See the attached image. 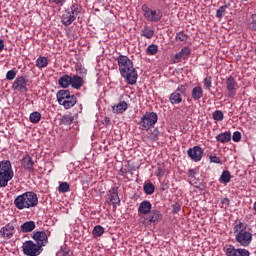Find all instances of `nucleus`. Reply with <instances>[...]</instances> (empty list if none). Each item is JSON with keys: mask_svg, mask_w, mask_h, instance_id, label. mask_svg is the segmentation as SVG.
Listing matches in <instances>:
<instances>
[{"mask_svg": "<svg viewBox=\"0 0 256 256\" xmlns=\"http://www.w3.org/2000/svg\"><path fill=\"white\" fill-rule=\"evenodd\" d=\"M15 235V225L8 223L0 229V236L2 239L9 240Z\"/></svg>", "mask_w": 256, "mask_h": 256, "instance_id": "17", "label": "nucleus"}, {"mask_svg": "<svg viewBox=\"0 0 256 256\" xmlns=\"http://www.w3.org/2000/svg\"><path fill=\"white\" fill-rule=\"evenodd\" d=\"M21 165L25 171H28L29 173H33L35 171V161H33V158L29 155L26 154L21 161Z\"/></svg>", "mask_w": 256, "mask_h": 256, "instance_id": "18", "label": "nucleus"}, {"mask_svg": "<svg viewBox=\"0 0 256 256\" xmlns=\"http://www.w3.org/2000/svg\"><path fill=\"white\" fill-rule=\"evenodd\" d=\"M249 29L252 31H256V14H253L251 18H249V24H248Z\"/></svg>", "mask_w": 256, "mask_h": 256, "instance_id": "43", "label": "nucleus"}, {"mask_svg": "<svg viewBox=\"0 0 256 256\" xmlns=\"http://www.w3.org/2000/svg\"><path fill=\"white\" fill-rule=\"evenodd\" d=\"M183 59V56H181V52L175 54V56L172 58L173 63H179Z\"/></svg>", "mask_w": 256, "mask_h": 256, "instance_id": "47", "label": "nucleus"}, {"mask_svg": "<svg viewBox=\"0 0 256 256\" xmlns=\"http://www.w3.org/2000/svg\"><path fill=\"white\" fill-rule=\"evenodd\" d=\"M157 121H159V116H157V113L146 112L140 119V129H142V131H149L151 127H155Z\"/></svg>", "mask_w": 256, "mask_h": 256, "instance_id": "9", "label": "nucleus"}, {"mask_svg": "<svg viewBox=\"0 0 256 256\" xmlns=\"http://www.w3.org/2000/svg\"><path fill=\"white\" fill-rule=\"evenodd\" d=\"M209 159H210V163H216L218 165L223 164V162L221 161V158H219L217 154L210 155Z\"/></svg>", "mask_w": 256, "mask_h": 256, "instance_id": "44", "label": "nucleus"}, {"mask_svg": "<svg viewBox=\"0 0 256 256\" xmlns=\"http://www.w3.org/2000/svg\"><path fill=\"white\" fill-rule=\"evenodd\" d=\"M127 109H129V104L125 101H121L116 106L112 107V111L113 113H116V115H122Z\"/></svg>", "mask_w": 256, "mask_h": 256, "instance_id": "22", "label": "nucleus"}, {"mask_svg": "<svg viewBox=\"0 0 256 256\" xmlns=\"http://www.w3.org/2000/svg\"><path fill=\"white\" fill-rule=\"evenodd\" d=\"M191 97L194 101H199L203 97V87L195 86L192 89Z\"/></svg>", "mask_w": 256, "mask_h": 256, "instance_id": "24", "label": "nucleus"}, {"mask_svg": "<svg viewBox=\"0 0 256 256\" xmlns=\"http://www.w3.org/2000/svg\"><path fill=\"white\" fill-rule=\"evenodd\" d=\"M233 233L235 240L241 245V247H249L253 239V234L247 229V224L237 220L234 224Z\"/></svg>", "mask_w": 256, "mask_h": 256, "instance_id": "3", "label": "nucleus"}, {"mask_svg": "<svg viewBox=\"0 0 256 256\" xmlns=\"http://www.w3.org/2000/svg\"><path fill=\"white\" fill-rule=\"evenodd\" d=\"M58 85L64 90L72 87V89L79 91V89L85 85V80H83V77L79 75L71 76L69 74H65L58 79Z\"/></svg>", "mask_w": 256, "mask_h": 256, "instance_id": "4", "label": "nucleus"}, {"mask_svg": "<svg viewBox=\"0 0 256 256\" xmlns=\"http://www.w3.org/2000/svg\"><path fill=\"white\" fill-rule=\"evenodd\" d=\"M204 88L207 91H211V87L213 85V78L211 76H207L203 79Z\"/></svg>", "mask_w": 256, "mask_h": 256, "instance_id": "38", "label": "nucleus"}, {"mask_svg": "<svg viewBox=\"0 0 256 256\" xmlns=\"http://www.w3.org/2000/svg\"><path fill=\"white\" fill-rule=\"evenodd\" d=\"M31 237L35 241L37 245H39L40 248L43 249V247L47 246V243H49V236L47 235V232L45 231H34L31 234Z\"/></svg>", "mask_w": 256, "mask_h": 256, "instance_id": "12", "label": "nucleus"}, {"mask_svg": "<svg viewBox=\"0 0 256 256\" xmlns=\"http://www.w3.org/2000/svg\"><path fill=\"white\" fill-rule=\"evenodd\" d=\"M56 99L59 105H62L64 109H71L77 105V97L71 95L69 90H59L56 94Z\"/></svg>", "mask_w": 256, "mask_h": 256, "instance_id": "6", "label": "nucleus"}, {"mask_svg": "<svg viewBox=\"0 0 256 256\" xmlns=\"http://www.w3.org/2000/svg\"><path fill=\"white\" fill-rule=\"evenodd\" d=\"M49 3H54V5H63L65 0H49Z\"/></svg>", "mask_w": 256, "mask_h": 256, "instance_id": "50", "label": "nucleus"}, {"mask_svg": "<svg viewBox=\"0 0 256 256\" xmlns=\"http://www.w3.org/2000/svg\"><path fill=\"white\" fill-rule=\"evenodd\" d=\"M61 251L63 256H71V250H69V248H62Z\"/></svg>", "mask_w": 256, "mask_h": 256, "instance_id": "49", "label": "nucleus"}, {"mask_svg": "<svg viewBox=\"0 0 256 256\" xmlns=\"http://www.w3.org/2000/svg\"><path fill=\"white\" fill-rule=\"evenodd\" d=\"M150 132L148 139H150V141H157L159 139V129L154 128L153 130H150Z\"/></svg>", "mask_w": 256, "mask_h": 256, "instance_id": "40", "label": "nucleus"}, {"mask_svg": "<svg viewBox=\"0 0 256 256\" xmlns=\"http://www.w3.org/2000/svg\"><path fill=\"white\" fill-rule=\"evenodd\" d=\"M162 191H165V188H162Z\"/></svg>", "mask_w": 256, "mask_h": 256, "instance_id": "55", "label": "nucleus"}, {"mask_svg": "<svg viewBox=\"0 0 256 256\" xmlns=\"http://www.w3.org/2000/svg\"><path fill=\"white\" fill-rule=\"evenodd\" d=\"M163 219V214H161V211L154 209L148 214V223L151 225H157L160 223V221Z\"/></svg>", "mask_w": 256, "mask_h": 256, "instance_id": "20", "label": "nucleus"}, {"mask_svg": "<svg viewBox=\"0 0 256 256\" xmlns=\"http://www.w3.org/2000/svg\"><path fill=\"white\" fill-rule=\"evenodd\" d=\"M103 233H105V228H103L101 225H96L92 231V235L96 238L101 237Z\"/></svg>", "mask_w": 256, "mask_h": 256, "instance_id": "33", "label": "nucleus"}, {"mask_svg": "<svg viewBox=\"0 0 256 256\" xmlns=\"http://www.w3.org/2000/svg\"><path fill=\"white\" fill-rule=\"evenodd\" d=\"M187 93V85L185 84H180L177 88L176 91L171 93L169 96V101L171 105H179L183 103V96Z\"/></svg>", "mask_w": 256, "mask_h": 256, "instance_id": "10", "label": "nucleus"}, {"mask_svg": "<svg viewBox=\"0 0 256 256\" xmlns=\"http://www.w3.org/2000/svg\"><path fill=\"white\" fill-rule=\"evenodd\" d=\"M216 141H218V143H229V141H231V132L226 131L218 134L216 136Z\"/></svg>", "mask_w": 256, "mask_h": 256, "instance_id": "25", "label": "nucleus"}, {"mask_svg": "<svg viewBox=\"0 0 256 256\" xmlns=\"http://www.w3.org/2000/svg\"><path fill=\"white\" fill-rule=\"evenodd\" d=\"M232 140L234 143H239V141H241V132L235 131L232 135Z\"/></svg>", "mask_w": 256, "mask_h": 256, "instance_id": "46", "label": "nucleus"}, {"mask_svg": "<svg viewBox=\"0 0 256 256\" xmlns=\"http://www.w3.org/2000/svg\"><path fill=\"white\" fill-rule=\"evenodd\" d=\"M176 41H180L182 43H187V40L189 39V35L185 34V32L180 31L176 33L175 36Z\"/></svg>", "mask_w": 256, "mask_h": 256, "instance_id": "34", "label": "nucleus"}, {"mask_svg": "<svg viewBox=\"0 0 256 256\" xmlns=\"http://www.w3.org/2000/svg\"><path fill=\"white\" fill-rule=\"evenodd\" d=\"M223 203H226V205H229V198H225V199L223 200Z\"/></svg>", "mask_w": 256, "mask_h": 256, "instance_id": "53", "label": "nucleus"}, {"mask_svg": "<svg viewBox=\"0 0 256 256\" xmlns=\"http://www.w3.org/2000/svg\"><path fill=\"white\" fill-rule=\"evenodd\" d=\"M30 123H39L41 121V113L38 111L32 112L29 117Z\"/></svg>", "mask_w": 256, "mask_h": 256, "instance_id": "36", "label": "nucleus"}, {"mask_svg": "<svg viewBox=\"0 0 256 256\" xmlns=\"http://www.w3.org/2000/svg\"><path fill=\"white\" fill-rule=\"evenodd\" d=\"M158 52H159V46L155 44L149 45L146 49V53L148 55H157Z\"/></svg>", "mask_w": 256, "mask_h": 256, "instance_id": "37", "label": "nucleus"}, {"mask_svg": "<svg viewBox=\"0 0 256 256\" xmlns=\"http://www.w3.org/2000/svg\"><path fill=\"white\" fill-rule=\"evenodd\" d=\"M120 75L123 77L125 83L128 85H135L137 83L138 75L133 61L125 55H119L116 59Z\"/></svg>", "mask_w": 256, "mask_h": 256, "instance_id": "1", "label": "nucleus"}, {"mask_svg": "<svg viewBox=\"0 0 256 256\" xmlns=\"http://www.w3.org/2000/svg\"><path fill=\"white\" fill-rule=\"evenodd\" d=\"M224 253L227 256H249L247 249L235 248L232 244H228L224 247Z\"/></svg>", "mask_w": 256, "mask_h": 256, "instance_id": "13", "label": "nucleus"}, {"mask_svg": "<svg viewBox=\"0 0 256 256\" xmlns=\"http://www.w3.org/2000/svg\"><path fill=\"white\" fill-rule=\"evenodd\" d=\"M231 7V4H225L221 6L217 11H216V17L217 19H223V15H225L227 9Z\"/></svg>", "mask_w": 256, "mask_h": 256, "instance_id": "30", "label": "nucleus"}, {"mask_svg": "<svg viewBox=\"0 0 256 256\" xmlns=\"http://www.w3.org/2000/svg\"><path fill=\"white\" fill-rule=\"evenodd\" d=\"M144 193H146V195H153L155 193V185L151 182L145 184Z\"/></svg>", "mask_w": 256, "mask_h": 256, "instance_id": "35", "label": "nucleus"}, {"mask_svg": "<svg viewBox=\"0 0 256 256\" xmlns=\"http://www.w3.org/2000/svg\"><path fill=\"white\" fill-rule=\"evenodd\" d=\"M212 118L214 121H223V119H225V115L223 114V111L215 110L212 114Z\"/></svg>", "mask_w": 256, "mask_h": 256, "instance_id": "39", "label": "nucleus"}, {"mask_svg": "<svg viewBox=\"0 0 256 256\" xmlns=\"http://www.w3.org/2000/svg\"><path fill=\"white\" fill-rule=\"evenodd\" d=\"M22 250L24 255L27 256H38L40 253H43V248H40L39 244L31 240L23 243Z\"/></svg>", "mask_w": 256, "mask_h": 256, "instance_id": "11", "label": "nucleus"}, {"mask_svg": "<svg viewBox=\"0 0 256 256\" xmlns=\"http://www.w3.org/2000/svg\"><path fill=\"white\" fill-rule=\"evenodd\" d=\"M254 211H256V201L254 202Z\"/></svg>", "mask_w": 256, "mask_h": 256, "instance_id": "54", "label": "nucleus"}, {"mask_svg": "<svg viewBox=\"0 0 256 256\" xmlns=\"http://www.w3.org/2000/svg\"><path fill=\"white\" fill-rule=\"evenodd\" d=\"M180 55L183 59H188L189 55H191V48H189V46L183 47L180 51Z\"/></svg>", "mask_w": 256, "mask_h": 256, "instance_id": "42", "label": "nucleus"}, {"mask_svg": "<svg viewBox=\"0 0 256 256\" xmlns=\"http://www.w3.org/2000/svg\"><path fill=\"white\" fill-rule=\"evenodd\" d=\"M5 49V41L3 39H0V53Z\"/></svg>", "mask_w": 256, "mask_h": 256, "instance_id": "52", "label": "nucleus"}, {"mask_svg": "<svg viewBox=\"0 0 256 256\" xmlns=\"http://www.w3.org/2000/svg\"><path fill=\"white\" fill-rule=\"evenodd\" d=\"M195 175H197V170H195V169L188 170V177H189L190 185H197V178H195Z\"/></svg>", "mask_w": 256, "mask_h": 256, "instance_id": "32", "label": "nucleus"}, {"mask_svg": "<svg viewBox=\"0 0 256 256\" xmlns=\"http://www.w3.org/2000/svg\"><path fill=\"white\" fill-rule=\"evenodd\" d=\"M241 1H247V0H241Z\"/></svg>", "mask_w": 256, "mask_h": 256, "instance_id": "56", "label": "nucleus"}, {"mask_svg": "<svg viewBox=\"0 0 256 256\" xmlns=\"http://www.w3.org/2000/svg\"><path fill=\"white\" fill-rule=\"evenodd\" d=\"M75 121V117L71 114H65L60 118V125H71Z\"/></svg>", "mask_w": 256, "mask_h": 256, "instance_id": "29", "label": "nucleus"}, {"mask_svg": "<svg viewBox=\"0 0 256 256\" xmlns=\"http://www.w3.org/2000/svg\"><path fill=\"white\" fill-rule=\"evenodd\" d=\"M79 13H81V6L79 4H73L63 13L62 24L69 27L77 19Z\"/></svg>", "mask_w": 256, "mask_h": 256, "instance_id": "8", "label": "nucleus"}, {"mask_svg": "<svg viewBox=\"0 0 256 256\" xmlns=\"http://www.w3.org/2000/svg\"><path fill=\"white\" fill-rule=\"evenodd\" d=\"M110 202L114 209H117V205H121V199L119 198V188L113 187L109 191Z\"/></svg>", "mask_w": 256, "mask_h": 256, "instance_id": "21", "label": "nucleus"}, {"mask_svg": "<svg viewBox=\"0 0 256 256\" xmlns=\"http://www.w3.org/2000/svg\"><path fill=\"white\" fill-rule=\"evenodd\" d=\"M219 183H224V185H227V183H231V172L229 170H224L219 178Z\"/></svg>", "mask_w": 256, "mask_h": 256, "instance_id": "27", "label": "nucleus"}, {"mask_svg": "<svg viewBox=\"0 0 256 256\" xmlns=\"http://www.w3.org/2000/svg\"><path fill=\"white\" fill-rule=\"evenodd\" d=\"M141 10L143 11V16L146 21L150 23H159V21L163 19V11L159 8L152 9L147 4H143Z\"/></svg>", "mask_w": 256, "mask_h": 256, "instance_id": "7", "label": "nucleus"}, {"mask_svg": "<svg viewBox=\"0 0 256 256\" xmlns=\"http://www.w3.org/2000/svg\"><path fill=\"white\" fill-rule=\"evenodd\" d=\"M15 77H17V71H15V70H9L6 73V79L8 81H13V79H15Z\"/></svg>", "mask_w": 256, "mask_h": 256, "instance_id": "45", "label": "nucleus"}, {"mask_svg": "<svg viewBox=\"0 0 256 256\" xmlns=\"http://www.w3.org/2000/svg\"><path fill=\"white\" fill-rule=\"evenodd\" d=\"M13 91H19L20 93H27V79L23 76H18L12 84Z\"/></svg>", "mask_w": 256, "mask_h": 256, "instance_id": "15", "label": "nucleus"}, {"mask_svg": "<svg viewBox=\"0 0 256 256\" xmlns=\"http://www.w3.org/2000/svg\"><path fill=\"white\" fill-rule=\"evenodd\" d=\"M154 35H155V30L149 28V26H145L141 30V36L145 37L146 39H153Z\"/></svg>", "mask_w": 256, "mask_h": 256, "instance_id": "26", "label": "nucleus"}, {"mask_svg": "<svg viewBox=\"0 0 256 256\" xmlns=\"http://www.w3.org/2000/svg\"><path fill=\"white\" fill-rule=\"evenodd\" d=\"M49 65V61L47 60V57L40 56L36 59V67L38 69H45Z\"/></svg>", "mask_w": 256, "mask_h": 256, "instance_id": "28", "label": "nucleus"}, {"mask_svg": "<svg viewBox=\"0 0 256 256\" xmlns=\"http://www.w3.org/2000/svg\"><path fill=\"white\" fill-rule=\"evenodd\" d=\"M239 86L237 85V81H235V78L233 76H230L226 79V89L228 91V97L230 99H233L235 95H237V89Z\"/></svg>", "mask_w": 256, "mask_h": 256, "instance_id": "16", "label": "nucleus"}, {"mask_svg": "<svg viewBox=\"0 0 256 256\" xmlns=\"http://www.w3.org/2000/svg\"><path fill=\"white\" fill-rule=\"evenodd\" d=\"M59 193H69L70 191V186L69 183L67 182H62L59 187H58Z\"/></svg>", "mask_w": 256, "mask_h": 256, "instance_id": "41", "label": "nucleus"}, {"mask_svg": "<svg viewBox=\"0 0 256 256\" xmlns=\"http://www.w3.org/2000/svg\"><path fill=\"white\" fill-rule=\"evenodd\" d=\"M35 227H37V225L35 224V221H27L24 222L21 226H20V231L22 233H31V231H34Z\"/></svg>", "mask_w": 256, "mask_h": 256, "instance_id": "23", "label": "nucleus"}, {"mask_svg": "<svg viewBox=\"0 0 256 256\" xmlns=\"http://www.w3.org/2000/svg\"><path fill=\"white\" fill-rule=\"evenodd\" d=\"M152 209H153V204H151L149 200L142 201L138 207L139 217H141V215H149Z\"/></svg>", "mask_w": 256, "mask_h": 256, "instance_id": "19", "label": "nucleus"}, {"mask_svg": "<svg viewBox=\"0 0 256 256\" xmlns=\"http://www.w3.org/2000/svg\"><path fill=\"white\" fill-rule=\"evenodd\" d=\"M155 175H156V177H163V175H165V163H163V162L157 163Z\"/></svg>", "mask_w": 256, "mask_h": 256, "instance_id": "31", "label": "nucleus"}, {"mask_svg": "<svg viewBox=\"0 0 256 256\" xmlns=\"http://www.w3.org/2000/svg\"><path fill=\"white\" fill-rule=\"evenodd\" d=\"M13 177H15V173L13 172L11 161H0V187H7V185H9V181H11Z\"/></svg>", "mask_w": 256, "mask_h": 256, "instance_id": "5", "label": "nucleus"}, {"mask_svg": "<svg viewBox=\"0 0 256 256\" xmlns=\"http://www.w3.org/2000/svg\"><path fill=\"white\" fill-rule=\"evenodd\" d=\"M76 71H79V73H83L84 75L87 74V70L85 68L81 67V66H78L76 68Z\"/></svg>", "mask_w": 256, "mask_h": 256, "instance_id": "51", "label": "nucleus"}, {"mask_svg": "<svg viewBox=\"0 0 256 256\" xmlns=\"http://www.w3.org/2000/svg\"><path fill=\"white\" fill-rule=\"evenodd\" d=\"M179 211H181V204L180 203H175L173 205V212L174 213H179Z\"/></svg>", "mask_w": 256, "mask_h": 256, "instance_id": "48", "label": "nucleus"}, {"mask_svg": "<svg viewBox=\"0 0 256 256\" xmlns=\"http://www.w3.org/2000/svg\"><path fill=\"white\" fill-rule=\"evenodd\" d=\"M203 148L201 146H194L192 148H189L187 151L188 157L195 163H199L203 159Z\"/></svg>", "mask_w": 256, "mask_h": 256, "instance_id": "14", "label": "nucleus"}, {"mask_svg": "<svg viewBox=\"0 0 256 256\" xmlns=\"http://www.w3.org/2000/svg\"><path fill=\"white\" fill-rule=\"evenodd\" d=\"M37 205H39V197H37V194L33 191L20 194L14 199V206L19 211H23V209H31L37 207Z\"/></svg>", "mask_w": 256, "mask_h": 256, "instance_id": "2", "label": "nucleus"}]
</instances>
